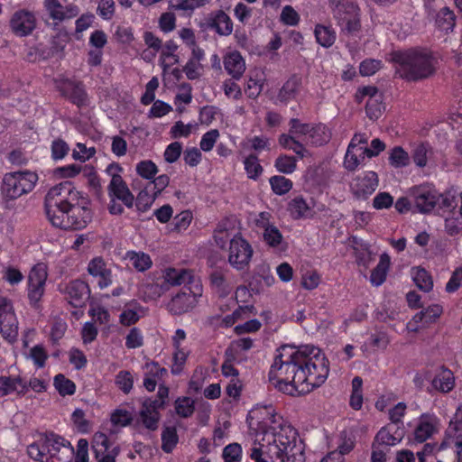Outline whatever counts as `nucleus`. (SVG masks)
Instances as JSON below:
<instances>
[{
    "label": "nucleus",
    "mask_w": 462,
    "mask_h": 462,
    "mask_svg": "<svg viewBox=\"0 0 462 462\" xmlns=\"http://www.w3.org/2000/svg\"><path fill=\"white\" fill-rule=\"evenodd\" d=\"M53 386L61 397L73 395L77 390L76 383L63 374H58L53 377Z\"/></svg>",
    "instance_id": "a18cd8bd"
},
{
    "label": "nucleus",
    "mask_w": 462,
    "mask_h": 462,
    "mask_svg": "<svg viewBox=\"0 0 462 462\" xmlns=\"http://www.w3.org/2000/svg\"><path fill=\"white\" fill-rule=\"evenodd\" d=\"M254 256V249L250 242L241 233L229 239L227 262L237 272H246Z\"/></svg>",
    "instance_id": "1a4fd4ad"
},
{
    "label": "nucleus",
    "mask_w": 462,
    "mask_h": 462,
    "mask_svg": "<svg viewBox=\"0 0 462 462\" xmlns=\"http://www.w3.org/2000/svg\"><path fill=\"white\" fill-rule=\"evenodd\" d=\"M274 167L281 173L291 174L297 168V159L291 155L281 154L276 158Z\"/></svg>",
    "instance_id": "4d7b16f0"
},
{
    "label": "nucleus",
    "mask_w": 462,
    "mask_h": 462,
    "mask_svg": "<svg viewBox=\"0 0 462 462\" xmlns=\"http://www.w3.org/2000/svg\"><path fill=\"white\" fill-rule=\"evenodd\" d=\"M308 137L312 145L322 146L330 141L331 131L325 124H312Z\"/></svg>",
    "instance_id": "f704fd0d"
},
{
    "label": "nucleus",
    "mask_w": 462,
    "mask_h": 462,
    "mask_svg": "<svg viewBox=\"0 0 462 462\" xmlns=\"http://www.w3.org/2000/svg\"><path fill=\"white\" fill-rule=\"evenodd\" d=\"M367 98L365 114L370 120H377L385 109L383 95L375 86H363L357 88L355 100L362 104Z\"/></svg>",
    "instance_id": "f8f14e48"
},
{
    "label": "nucleus",
    "mask_w": 462,
    "mask_h": 462,
    "mask_svg": "<svg viewBox=\"0 0 462 462\" xmlns=\"http://www.w3.org/2000/svg\"><path fill=\"white\" fill-rule=\"evenodd\" d=\"M310 209V206L302 196L293 198L288 204V210L294 219L306 217Z\"/></svg>",
    "instance_id": "09e8293b"
},
{
    "label": "nucleus",
    "mask_w": 462,
    "mask_h": 462,
    "mask_svg": "<svg viewBox=\"0 0 462 462\" xmlns=\"http://www.w3.org/2000/svg\"><path fill=\"white\" fill-rule=\"evenodd\" d=\"M135 171L142 179L152 180L159 171L157 165L151 160H143L136 163Z\"/></svg>",
    "instance_id": "5fc2aeb1"
},
{
    "label": "nucleus",
    "mask_w": 462,
    "mask_h": 462,
    "mask_svg": "<svg viewBox=\"0 0 462 462\" xmlns=\"http://www.w3.org/2000/svg\"><path fill=\"white\" fill-rule=\"evenodd\" d=\"M158 196L147 185L138 193L134 205L136 210L144 213L151 208Z\"/></svg>",
    "instance_id": "c03bdc74"
},
{
    "label": "nucleus",
    "mask_w": 462,
    "mask_h": 462,
    "mask_svg": "<svg viewBox=\"0 0 462 462\" xmlns=\"http://www.w3.org/2000/svg\"><path fill=\"white\" fill-rule=\"evenodd\" d=\"M262 238L271 248H279L283 242V236L275 224L262 232Z\"/></svg>",
    "instance_id": "3c124183"
},
{
    "label": "nucleus",
    "mask_w": 462,
    "mask_h": 462,
    "mask_svg": "<svg viewBox=\"0 0 462 462\" xmlns=\"http://www.w3.org/2000/svg\"><path fill=\"white\" fill-rule=\"evenodd\" d=\"M329 374V362L313 345H282L276 349L268 377L280 392L304 395L321 386Z\"/></svg>",
    "instance_id": "f257e3e1"
},
{
    "label": "nucleus",
    "mask_w": 462,
    "mask_h": 462,
    "mask_svg": "<svg viewBox=\"0 0 462 462\" xmlns=\"http://www.w3.org/2000/svg\"><path fill=\"white\" fill-rule=\"evenodd\" d=\"M390 264V256L386 253L382 254L380 255L379 263L371 272L370 282L373 285L380 286L385 282Z\"/></svg>",
    "instance_id": "473e14b6"
},
{
    "label": "nucleus",
    "mask_w": 462,
    "mask_h": 462,
    "mask_svg": "<svg viewBox=\"0 0 462 462\" xmlns=\"http://www.w3.org/2000/svg\"><path fill=\"white\" fill-rule=\"evenodd\" d=\"M411 157L402 146H394L389 152V164L395 168H404L410 164Z\"/></svg>",
    "instance_id": "49530a36"
},
{
    "label": "nucleus",
    "mask_w": 462,
    "mask_h": 462,
    "mask_svg": "<svg viewBox=\"0 0 462 462\" xmlns=\"http://www.w3.org/2000/svg\"><path fill=\"white\" fill-rule=\"evenodd\" d=\"M438 421V418L434 415L422 414L414 430V439L419 443H423L431 438L437 431Z\"/></svg>",
    "instance_id": "a878e982"
},
{
    "label": "nucleus",
    "mask_w": 462,
    "mask_h": 462,
    "mask_svg": "<svg viewBox=\"0 0 462 462\" xmlns=\"http://www.w3.org/2000/svg\"><path fill=\"white\" fill-rule=\"evenodd\" d=\"M45 211L51 225L64 230H81L93 216L88 199L68 180L49 190Z\"/></svg>",
    "instance_id": "f03ea898"
},
{
    "label": "nucleus",
    "mask_w": 462,
    "mask_h": 462,
    "mask_svg": "<svg viewBox=\"0 0 462 462\" xmlns=\"http://www.w3.org/2000/svg\"><path fill=\"white\" fill-rule=\"evenodd\" d=\"M142 310L143 307L139 302L135 300L131 301L125 306L119 315L120 324L125 327H130L136 324L141 319L139 312Z\"/></svg>",
    "instance_id": "4c0bfd02"
},
{
    "label": "nucleus",
    "mask_w": 462,
    "mask_h": 462,
    "mask_svg": "<svg viewBox=\"0 0 462 462\" xmlns=\"http://www.w3.org/2000/svg\"><path fill=\"white\" fill-rule=\"evenodd\" d=\"M301 86V78L298 75L291 76L280 88L278 93V99L282 103H288L290 100L295 98Z\"/></svg>",
    "instance_id": "c756f323"
},
{
    "label": "nucleus",
    "mask_w": 462,
    "mask_h": 462,
    "mask_svg": "<svg viewBox=\"0 0 462 462\" xmlns=\"http://www.w3.org/2000/svg\"><path fill=\"white\" fill-rule=\"evenodd\" d=\"M110 448V439L106 434L98 432L94 435L92 448L97 462H116L120 451L119 447Z\"/></svg>",
    "instance_id": "a211bd4d"
},
{
    "label": "nucleus",
    "mask_w": 462,
    "mask_h": 462,
    "mask_svg": "<svg viewBox=\"0 0 462 462\" xmlns=\"http://www.w3.org/2000/svg\"><path fill=\"white\" fill-rule=\"evenodd\" d=\"M116 386L125 394H129L134 387V376L130 371L121 370L115 377Z\"/></svg>",
    "instance_id": "13d9d810"
},
{
    "label": "nucleus",
    "mask_w": 462,
    "mask_h": 462,
    "mask_svg": "<svg viewBox=\"0 0 462 462\" xmlns=\"http://www.w3.org/2000/svg\"><path fill=\"white\" fill-rule=\"evenodd\" d=\"M404 428L397 423H388L383 427L375 435L373 443L379 446L391 447L395 446L402 439Z\"/></svg>",
    "instance_id": "4be33fe9"
},
{
    "label": "nucleus",
    "mask_w": 462,
    "mask_h": 462,
    "mask_svg": "<svg viewBox=\"0 0 462 462\" xmlns=\"http://www.w3.org/2000/svg\"><path fill=\"white\" fill-rule=\"evenodd\" d=\"M383 67L380 60L365 59L359 65V73L363 77L374 75Z\"/></svg>",
    "instance_id": "338daca9"
},
{
    "label": "nucleus",
    "mask_w": 462,
    "mask_h": 462,
    "mask_svg": "<svg viewBox=\"0 0 462 462\" xmlns=\"http://www.w3.org/2000/svg\"><path fill=\"white\" fill-rule=\"evenodd\" d=\"M203 287L200 281L183 286L181 291L173 296L168 303V310L172 315H181L196 307L202 296Z\"/></svg>",
    "instance_id": "9d476101"
},
{
    "label": "nucleus",
    "mask_w": 462,
    "mask_h": 462,
    "mask_svg": "<svg viewBox=\"0 0 462 462\" xmlns=\"http://www.w3.org/2000/svg\"><path fill=\"white\" fill-rule=\"evenodd\" d=\"M88 273L97 279V286L103 290L113 283V274L108 263L101 256L91 259L88 264Z\"/></svg>",
    "instance_id": "6ab92c4d"
},
{
    "label": "nucleus",
    "mask_w": 462,
    "mask_h": 462,
    "mask_svg": "<svg viewBox=\"0 0 462 462\" xmlns=\"http://www.w3.org/2000/svg\"><path fill=\"white\" fill-rule=\"evenodd\" d=\"M123 171V167L117 162L109 163L105 171L111 177L107 186L109 197L107 209L114 216H120L125 212L123 205L128 208L134 207V196L121 176Z\"/></svg>",
    "instance_id": "423d86ee"
},
{
    "label": "nucleus",
    "mask_w": 462,
    "mask_h": 462,
    "mask_svg": "<svg viewBox=\"0 0 462 462\" xmlns=\"http://www.w3.org/2000/svg\"><path fill=\"white\" fill-rule=\"evenodd\" d=\"M378 175L375 171H365L354 180L352 189L359 199H367L378 187Z\"/></svg>",
    "instance_id": "aec40b11"
},
{
    "label": "nucleus",
    "mask_w": 462,
    "mask_h": 462,
    "mask_svg": "<svg viewBox=\"0 0 462 462\" xmlns=\"http://www.w3.org/2000/svg\"><path fill=\"white\" fill-rule=\"evenodd\" d=\"M253 222L254 227L261 232L275 224L274 217L270 211H261L256 213Z\"/></svg>",
    "instance_id": "0e129e2a"
},
{
    "label": "nucleus",
    "mask_w": 462,
    "mask_h": 462,
    "mask_svg": "<svg viewBox=\"0 0 462 462\" xmlns=\"http://www.w3.org/2000/svg\"><path fill=\"white\" fill-rule=\"evenodd\" d=\"M164 285L177 286V285H189L195 282L199 281L193 275V272L187 269L177 270L175 268H167L163 273Z\"/></svg>",
    "instance_id": "393cba45"
},
{
    "label": "nucleus",
    "mask_w": 462,
    "mask_h": 462,
    "mask_svg": "<svg viewBox=\"0 0 462 462\" xmlns=\"http://www.w3.org/2000/svg\"><path fill=\"white\" fill-rule=\"evenodd\" d=\"M175 411L180 418H189L195 411V402L190 397H178L174 402Z\"/></svg>",
    "instance_id": "864d4df0"
},
{
    "label": "nucleus",
    "mask_w": 462,
    "mask_h": 462,
    "mask_svg": "<svg viewBox=\"0 0 462 462\" xmlns=\"http://www.w3.org/2000/svg\"><path fill=\"white\" fill-rule=\"evenodd\" d=\"M89 296L88 284L81 280L72 281L66 287V300L74 308L85 306Z\"/></svg>",
    "instance_id": "412c9836"
},
{
    "label": "nucleus",
    "mask_w": 462,
    "mask_h": 462,
    "mask_svg": "<svg viewBox=\"0 0 462 462\" xmlns=\"http://www.w3.org/2000/svg\"><path fill=\"white\" fill-rule=\"evenodd\" d=\"M67 443L70 442L61 436L51 433L44 440L46 454L52 459L55 456L59 455L60 451L63 448L67 446Z\"/></svg>",
    "instance_id": "de8ad7c7"
},
{
    "label": "nucleus",
    "mask_w": 462,
    "mask_h": 462,
    "mask_svg": "<svg viewBox=\"0 0 462 462\" xmlns=\"http://www.w3.org/2000/svg\"><path fill=\"white\" fill-rule=\"evenodd\" d=\"M224 68L233 79H240L245 71V61L237 51L227 52L224 56Z\"/></svg>",
    "instance_id": "bb28decb"
},
{
    "label": "nucleus",
    "mask_w": 462,
    "mask_h": 462,
    "mask_svg": "<svg viewBox=\"0 0 462 462\" xmlns=\"http://www.w3.org/2000/svg\"><path fill=\"white\" fill-rule=\"evenodd\" d=\"M368 137L365 134H355L351 138L344 156L343 165L347 171H355L368 158L366 144Z\"/></svg>",
    "instance_id": "2eb2a0df"
},
{
    "label": "nucleus",
    "mask_w": 462,
    "mask_h": 462,
    "mask_svg": "<svg viewBox=\"0 0 462 462\" xmlns=\"http://www.w3.org/2000/svg\"><path fill=\"white\" fill-rule=\"evenodd\" d=\"M242 447L238 443H231L223 449L222 457L225 462H240L242 459Z\"/></svg>",
    "instance_id": "774afa93"
},
{
    "label": "nucleus",
    "mask_w": 462,
    "mask_h": 462,
    "mask_svg": "<svg viewBox=\"0 0 462 462\" xmlns=\"http://www.w3.org/2000/svg\"><path fill=\"white\" fill-rule=\"evenodd\" d=\"M139 416L143 426L150 431H155L159 428L161 413L140 410Z\"/></svg>",
    "instance_id": "680f3d73"
},
{
    "label": "nucleus",
    "mask_w": 462,
    "mask_h": 462,
    "mask_svg": "<svg viewBox=\"0 0 462 462\" xmlns=\"http://www.w3.org/2000/svg\"><path fill=\"white\" fill-rule=\"evenodd\" d=\"M363 380L359 376H356L352 380V393L350 395L349 405L355 411L361 410L363 406Z\"/></svg>",
    "instance_id": "603ef678"
},
{
    "label": "nucleus",
    "mask_w": 462,
    "mask_h": 462,
    "mask_svg": "<svg viewBox=\"0 0 462 462\" xmlns=\"http://www.w3.org/2000/svg\"><path fill=\"white\" fill-rule=\"evenodd\" d=\"M443 313V308L439 304H431L427 308L423 309L420 312L416 313L412 320L415 323H422L424 325H430L435 323L437 319Z\"/></svg>",
    "instance_id": "e433bc0d"
},
{
    "label": "nucleus",
    "mask_w": 462,
    "mask_h": 462,
    "mask_svg": "<svg viewBox=\"0 0 462 462\" xmlns=\"http://www.w3.org/2000/svg\"><path fill=\"white\" fill-rule=\"evenodd\" d=\"M55 88L60 97L79 109L89 106V96L82 81L69 78L57 79H55Z\"/></svg>",
    "instance_id": "9b49d317"
},
{
    "label": "nucleus",
    "mask_w": 462,
    "mask_h": 462,
    "mask_svg": "<svg viewBox=\"0 0 462 462\" xmlns=\"http://www.w3.org/2000/svg\"><path fill=\"white\" fill-rule=\"evenodd\" d=\"M43 6L45 10L48 12L50 17L53 21H64V6L60 4L59 0H44Z\"/></svg>",
    "instance_id": "e2e57ef3"
},
{
    "label": "nucleus",
    "mask_w": 462,
    "mask_h": 462,
    "mask_svg": "<svg viewBox=\"0 0 462 462\" xmlns=\"http://www.w3.org/2000/svg\"><path fill=\"white\" fill-rule=\"evenodd\" d=\"M412 279L416 286L426 292H429L433 288V280L430 273L422 267L411 268Z\"/></svg>",
    "instance_id": "37998d69"
},
{
    "label": "nucleus",
    "mask_w": 462,
    "mask_h": 462,
    "mask_svg": "<svg viewBox=\"0 0 462 462\" xmlns=\"http://www.w3.org/2000/svg\"><path fill=\"white\" fill-rule=\"evenodd\" d=\"M312 123H301L298 118H291L289 121V134L292 136H309Z\"/></svg>",
    "instance_id": "69168bd1"
},
{
    "label": "nucleus",
    "mask_w": 462,
    "mask_h": 462,
    "mask_svg": "<svg viewBox=\"0 0 462 462\" xmlns=\"http://www.w3.org/2000/svg\"><path fill=\"white\" fill-rule=\"evenodd\" d=\"M169 387L164 383H160L156 398H146L142 402L141 410L151 411V413H161L164 410L169 398Z\"/></svg>",
    "instance_id": "cd10ccee"
},
{
    "label": "nucleus",
    "mask_w": 462,
    "mask_h": 462,
    "mask_svg": "<svg viewBox=\"0 0 462 462\" xmlns=\"http://www.w3.org/2000/svg\"><path fill=\"white\" fill-rule=\"evenodd\" d=\"M244 168L247 177L254 180H256L263 171V168L255 153H250L245 158Z\"/></svg>",
    "instance_id": "8fccbe9b"
},
{
    "label": "nucleus",
    "mask_w": 462,
    "mask_h": 462,
    "mask_svg": "<svg viewBox=\"0 0 462 462\" xmlns=\"http://www.w3.org/2000/svg\"><path fill=\"white\" fill-rule=\"evenodd\" d=\"M269 183L274 194L282 196L288 193L293 186L290 179L281 175H274L270 178Z\"/></svg>",
    "instance_id": "6e6d98bb"
},
{
    "label": "nucleus",
    "mask_w": 462,
    "mask_h": 462,
    "mask_svg": "<svg viewBox=\"0 0 462 462\" xmlns=\"http://www.w3.org/2000/svg\"><path fill=\"white\" fill-rule=\"evenodd\" d=\"M301 454L300 448L297 446V432L291 427H282L271 436H268L267 445L251 449L250 457L254 462H268L263 455L272 460L281 462L295 459L297 454Z\"/></svg>",
    "instance_id": "20e7f679"
},
{
    "label": "nucleus",
    "mask_w": 462,
    "mask_h": 462,
    "mask_svg": "<svg viewBox=\"0 0 462 462\" xmlns=\"http://www.w3.org/2000/svg\"><path fill=\"white\" fill-rule=\"evenodd\" d=\"M202 27L215 32L219 36H229L233 32V22L225 11L217 10L205 16Z\"/></svg>",
    "instance_id": "f3484780"
},
{
    "label": "nucleus",
    "mask_w": 462,
    "mask_h": 462,
    "mask_svg": "<svg viewBox=\"0 0 462 462\" xmlns=\"http://www.w3.org/2000/svg\"><path fill=\"white\" fill-rule=\"evenodd\" d=\"M125 259L129 261L136 271L141 273L147 271L152 265L151 256L143 252L128 251Z\"/></svg>",
    "instance_id": "a19ab883"
},
{
    "label": "nucleus",
    "mask_w": 462,
    "mask_h": 462,
    "mask_svg": "<svg viewBox=\"0 0 462 462\" xmlns=\"http://www.w3.org/2000/svg\"><path fill=\"white\" fill-rule=\"evenodd\" d=\"M188 356L189 352L185 351L184 348H174L172 354V365L171 367V372L173 375H179L182 373Z\"/></svg>",
    "instance_id": "bf43d9fd"
},
{
    "label": "nucleus",
    "mask_w": 462,
    "mask_h": 462,
    "mask_svg": "<svg viewBox=\"0 0 462 462\" xmlns=\"http://www.w3.org/2000/svg\"><path fill=\"white\" fill-rule=\"evenodd\" d=\"M162 449L164 453H171L179 443V435L175 426H165L162 429Z\"/></svg>",
    "instance_id": "79ce46f5"
},
{
    "label": "nucleus",
    "mask_w": 462,
    "mask_h": 462,
    "mask_svg": "<svg viewBox=\"0 0 462 462\" xmlns=\"http://www.w3.org/2000/svg\"><path fill=\"white\" fill-rule=\"evenodd\" d=\"M227 273L228 269L225 266H220L215 267L208 275L211 289L220 298L226 297L231 291L229 282L226 279Z\"/></svg>",
    "instance_id": "5701e85b"
},
{
    "label": "nucleus",
    "mask_w": 462,
    "mask_h": 462,
    "mask_svg": "<svg viewBox=\"0 0 462 462\" xmlns=\"http://www.w3.org/2000/svg\"><path fill=\"white\" fill-rule=\"evenodd\" d=\"M418 211L422 214H449L456 208L455 196L450 192H439L432 183L413 186L409 190Z\"/></svg>",
    "instance_id": "39448f33"
},
{
    "label": "nucleus",
    "mask_w": 462,
    "mask_h": 462,
    "mask_svg": "<svg viewBox=\"0 0 462 462\" xmlns=\"http://www.w3.org/2000/svg\"><path fill=\"white\" fill-rule=\"evenodd\" d=\"M167 369L162 367L157 362L146 364V372L143 377V386L148 392H153L158 382L167 374Z\"/></svg>",
    "instance_id": "c85d7f7f"
},
{
    "label": "nucleus",
    "mask_w": 462,
    "mask_h": 462,
    "mask_svg": "<svg viewBox=\"0 0 462 462\" xmlns=\"http://www.w3.org/2000/svg\"><path fill=\"white\" fill-rule=\"evenodd\" d=\"M48 277L47 265L44 263L34 264L29 272L27 282V297L30 305L37 309L45 291Z\"/></svg>",
    "instance_id": "ddd939ff"
},
{
    "label": "nucleus",
    "mask_w": 462,
    "mask_h": 462,
    "mask_svg": "<svg viewBox=\"0 0 462 462\" xmlns=\"http://www.w3.org/2000/svg\"><path fill=\"white\" fill-rule=\"evenodd\" d=\"M432 387L441 393H449L455 385V378L451 370L443 368L436 374L432 382Z\"/></svg>",
    "instance_id": "72a5a7b5"
},
{
    "label": "nucleus",
    "mask_w": 462,
    "mask_h": 462,
    "mask_svg": "<svg viewBox=\"0 0 462 462\" xmlns=\"http://www.w3.org/2000/svg\"><path fill=\"white\" fill-rule=\"evenodd\" d=\"M390 61L394 65L395 74L408 82L429 79L436 72L437 59L430 50L424 47L393 51Z\"/></svg>",
    "instance_id": "7ed1b4c3"
},
{
    "label": "nucleus",
    "mask_w": 462,
    "mask_h": 462,
    "mask_svg": "<svg viewBox=\"0 0 462 462\" xmlns=\"http://www.w3.org/2000/svg\"><path fill=\"white\" fill-rule=\"evenodd\" d=\"M314 35L317 42L324 48L331 47L337 39L336 31L331 25H324L320 23L316 24Z\"/></svg>",
    "instance_id": "58836bf2"
},
{
    "label": "nucleus",
    "mask_w": 462,
    "mask_h": 462,
    "mask_svg": "<svg viewBox=\"0 0 462 462\" xmlns=\"http://www.w3.org/2000/svg\"><path fill=\"white\" fill-rule=\"evenodd\" d=\"M435 25L439 31L448 33L453 31L456 25V15L449 7H442L436 14Z\"/></svg>",
    "instance_id": "2f4dec72"
},
{
    "label": "nucleus",
    "mask_w": 462,
    "mask_h": 462,
    "mask_svg": "<svg viewBox=\"0 0 462 462\" xmlns=\"http://www.w3.org/2000/svg\"><path fill=\"white\" fill-rule=\"evenodd\" d=\"M177 49L178 45L172 40L167 41L163 45L162 44L160 64L164 73L172 65L179 62V57L175 54Z\"/></svg>",
    "instance_id": "7c9ffc66"
},
{
    "label": "nucleus",
    "mask_w": 462,
    "mask_h": 462,
    "mask_svg": "<svg viewBox=\"0 0 462 462\" xmlns=\"http://www.w3.org/2000/svg\"><path fill=\"white\" fill-rule=\"evenodd\" d=\"M433 154V149L428 142H420L411 151V159L414 164L420 169L428 165V161Z\"/></svg>",
    "instance_id": "c9c22d12"
},
{
    "label": "nucleus",
    "mask_w": 462,
    "mask_h": 462,
    "mask_svg": "<svg viewBox=\"0 0 462 462\" xmlns=\"http://www.w3.org/2000/svg\"><path fill=\"white\" fill-rule=\"evenodd\" d=\"M278 143L283 149L292 151L300 159H303L308 151L304 144L298 141L295 136L287 134H280Z\"/></svg>",
    "instance_id": "ea45409f"
},
{
    "label": "nucleus",
    "mask_w": 462,
    "mask_h": 462,
    "mask_svg": "<svg viewBox=\"0 0 462 462\" xmlns=\"http://www.w3.org/2000/svg\"><path fill=\"white\" fill-rule=\"evenodd\" d=\"M328 5L342 32L353 35L360 31V9L354 0H328Z\"/></svg>",
    "instance_id": "0eeeda50"
},
{
    "label": "nucleus",
    "mask_w": 462,
    "mask_h": 462,
    "mask_svg": "<svg viewBox=\"0 0 462 462\" xmlns=\"http://www.w3.org/2000/svg\"><path fill=\"white\" fill-rule=\"evenodd\" d=\"M0 334L9 343L18 337V319L11 299L0 294Z\"/></svg>",
    "instance_id": "4468645a"
},
{
    "label": "nucleus",
    "mask_w": 462,
    "mask_h": 462,
    "mask_svg": "<svg viewBox=\"0 0 462 462\" xmlns=\"http://www.w3.org/2000/svg\"><path fill=\"white\" fill-rule=\"evenodd\" d=\"M37 27V18L32 11L25 8L16 10L9 20V28L19 38L32 34Z\"/></svg>",
    "instance_id": "dca6fc26"
},
{
    "label": "nucleus",
    "mask_w": 462,
    "mask_h": 462,
    "mask_svg": "<svg viewBox=\"0 0 462 462\" xmlns=\"http://www.w3.org/2000/svg\"><path fill=\"white\" fill-rule=\"evenodd\" d=\"M38 181V175L30 171H12L4 175L1 191L7 199H16L31 192Z\"/></svg>",
    "instance_id": "6e6552de"
},
{
    "label": "nucleus",
    "mask_w": 462,
    "mask_h": 462,
    "mask_svg": "<svg viewBox=\"0 0 462 462\" xmlns=\"http://www.w3.org/2000/svg\"><path fill=\"white\" fill-rule=\"evenodd\" d=\"M27 391V383L20 375L0 376V397H5L13 393L24 395Z\"/></svg>",
    "instance_id": "b1692460"
},
{
    "label": "nucleus",
    "mask_w": 462,
    "mask_h": 462,
    "mask_svg": "<svg viewBox=\"0 0 462 462\" xmlns=\"http://www.w3.org/2000/svg\"><path fill=\"white\" fill-rule=\"evenodd\" d=\"M29 357L36 368H43L46 365L49 355L45 347L42 345L38 344L30 349Z\"/></svg>",
    "instance_id": "052dcab7"
}]
</instances>
